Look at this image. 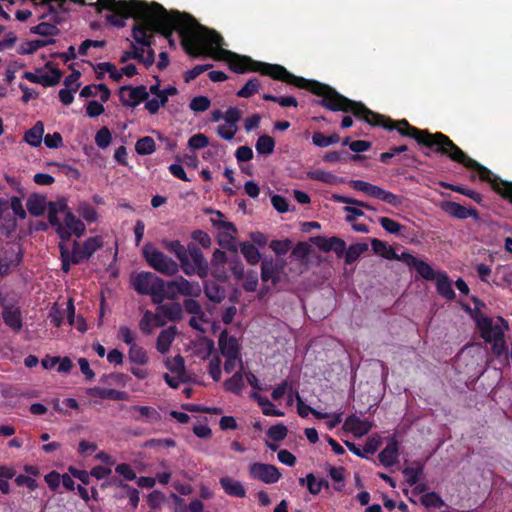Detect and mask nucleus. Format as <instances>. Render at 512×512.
<instances>
[{
    "label": "nucleus",
    "instance_id": "obj_14",
    "mask_svg": "<svg viewBox=\"0 0 512 512\" xmlns=\"http://www.w3.org/2000/svg\"><path fill=\"white\" fill-rule=\"evenodd\" d=\"M476 324L480 335L487 343L499 341L504 337V331L499 325H493L491 318L483 315L476 316Z\"/></svg>",
    "mask_w": 512,
    "mask_h": 512
},
{
    "label": "nucleus",
    "instance_id": "obj_54",
    "mask_svg": "<svg viewBox=\"0 0 512 512\" xmlns=\"http://www.w3.org/2000/svg\"><path fill=\"white\" fill-rule=\"evenodd\" d=\"M417 273L425 280L432 281L438 276V272H435L432 266L422 260H419L414 267Z\"/></svg>",
    "mask_w": 512,
    "mask_h": 512
},
{
    "label": "nucleus",
    "instance_id": "obj_24",
    "mask_svg": "<svg viewBox=\"0 0 512 512\" xmlns=\"http://www.w3.org/2000/svg\"><path fill=\"white\" fill-rule=\"evenodd\" d=\"M225 493L232 497L244 498L246 496V489L243 484L229 476L220 478L219 481Z\"/></svg>",
    "mask_w": 512,
    "mask_h": 512
},
{
    "label": "nucleus",
    "instance_id": "obj_53",
    "mask_svg": "<svg viewBox=\"0 0 512 512\" xmlns=\"http://www.w3.org/2000/svg\"><path fill=\"white\" fill-rule=\"evenodd\" d=\"M421 504L427 508H441L445 502L436 492H428L422 495Z\"/></svg>",
    "mask_w": 512,
    "mask_h": 512
},
{
    "label": "nucleus",
    "instance_id": "obj_45",
    "mask_svg": "<svg viewBox=\"0 0 512 512\" xmlns=\"http://www.w3.org/2000/svg\"><path fill=\"white\" fill-rule=\"evenodd\" d=\"M261 88V84L258 78L249 79L245 85L237 91V96L241 98H249L254 94L258 93Z\"/></svg>",
    "mask_w": 512,
    "mask_h": 512
},
{
    "label": "nucleus",
    "instance_id": "obj_15",
    "mask_svg": "<svg viewBox=\"0 0 512 512\" xmlns=\"http://www.w3.org/2000/svg\"><path fill=\"white\" fill-rule=\"evenodd\" d=\"M2 319L7 327L14 333H19L23 328V315L20 307L8 305L5 299L1 300Z\"/></svg>",
    "mask_w": 512,
    "mask_h": 512
},
{
    "label": "nucleus",
    "instance_id": "obj_31",
    "mask_svg": "<svg viewBox=\"0 0 512 512\" xmlns=\"http://www.w3.org/2000/svg\"><path fill=\"white\" fill-rule=\"evenodd\" d=\"M204 293L214 303H220L226 297L225 289L213 281H206L204 283Z\"/></svg>",
    "mask_w": 512,
    "mask_h": 512
},
{
    "label": "nucleus",
    "instance_id": "obj_50",
    "mask_svg": "<svg viewBox=\"0 0 512 512\" xmlns=\"http://www.w3.org/2000/svg\"><path fill=\"white\" fill-rule=\"evenodd\" d=\"M262 99L278 103L281 107H297L298 101L294 96H274L272 94H263Z\"/></svg>",
    "mask_w": 512,
    "mask_h": 512
},
{
    "label": "nucleus",
    "instance_id": "obj_11",
    "mask_svg": "<svg viewBox=\"0 0 512 512\" xmlns=\"http://www.w3.org/2000/svg\"><path fill=\"white\" fill-rule=\"evenodd\" d=\"M23 261V251L19 246L11 245L0 254V277L8 276Z\"/></svg>",
    "mask_w": 512,
    "mask_h": 512
},
{
    "label": "nucleus",
    "instance_id": "obj_44",
    "mask_svg": "<svg viewBox=\"0 0 512 512\" xmlns=\"http://www.w3.org/2000/svg\"><path fill=\"white\" fill-rule=\"evenodd\" d=\"M256 151L262 155L272 154L275 148V141L269 135H261L255 145Z\"/></svg>",
    "mask_w": 512,
    "mask_h": 512
},
{
    "label": "nucleus",
    "instance_id": "obj_17",
    "mask_svg": "<svg viewBox=\"0 0 512 512\" xmlns=\"http://www.w3.org/2000/svg\"><path fill=\"white\" fill-rule=\"evenodd\" d=\"M220 352L223 356L240 355V345L234 336H229L226 330H223L218 339Z\"/></svg>",
    "mask_w": 512,
    "mask_h": 512
},
{
    "label": "nucleus",
    "instance_id": "obj_38",
    "mask_svg": "<svg viewBox=\"0 0 512 512\" xmlns=\"http://www.w3.org/2000/svg\"><path fill=\"white\" fill-rule=\"evenodd\" d=\"M361 159V156L358 154L351 155L346 150L342 151H330L327 152L323 160L325 162H347L348 160L358 161Z\"/></svg>",
    "mask_w": 512,
    "mask_h": 512
},
{
    "label": "nucleus",
    "instance_id": "obj_30",
    "mask_svg": "<svg viewBox=\"0 0 512 512\" xmlns=\"http://www.w3.org/2000/svg\"><path fill=\"white\" fill-rule=\"evenodd\" d=\"M178 295H180V293L178 292L176 278L167 282L163 280V287L159 292L160 297L155 299V304H160L165 299L175 300Z\"/></svg>",
    "mask_w": 512,
    "mask_h": 512
},
{
    "label": "nucleus",
    "instance_id": "obj_23",
    "mask_svg": "<svg viewBox=\"0 0 512 512\" xmlns=\"http://www.w3.org/2000/svg\"><path fill=\"white\" fill-rule=\"evenodd\" d=\"M156 311L158 314L172 322H178L183 317V307L178 302L157 304Z\"/></svg>",
    "mask_w": 512,
    "mask_h": 512
},
{
    "label": "nucleus",
    "instance_id": "obj_25",
    "mask_svg": "<svg viewBox=\"0 0 512 512\" xmlns=\"http://www.w3.org/2000/svg\"><path fill=\"white\" fill-rule=\"evenodd\" d=\"M178 292L182 296L197 298L202 293V287L197 281H189L183 276L176 277Z\"/></svg>",
    "mask_w": 512,
    "mask_h": 512
},
{
    "label": "nucleus",
    "instance_id": "obj_2",
    "mask_svg": "<svg viewBox=\"0 0 512 512\" xmlns=\"http://www.w3.org/2000/svg\"><path fill=\"white\" fill-rule=\"evenodd\" d=\"M314 102L332 112L352 113L357 119L363 120L373 127H383L388 131L397 130L401 136L412 138L419 145L440 155L447 153L444 149L450 140L447 135L441 132L431 133L428 130H421L412 126L406 119L394 121L390 117L372 111L362 102L347 98L328 84H325L321 99Z\"/></svg>",
    "mask_w": 512,
    "mask_h": 512
},
{
    "label": "nucleus",
    "instance_id": "obj_4",
    "mask_svg": "<svg viewBox=\"0 0 512 512\" xmlns=\"http://www.w3.org/2000/svg\"><path fill=\"white\" fill-rule=\"evenodd\" d=\"M92 6L98 13L103 9L109 10L111 13L106 14L105 19L117 28L125 27L128 18H133L135 24H146L152 11V3L142 0H97Z\"/></svg>",
    "mask_w": 512,
    "mask_h": 512
},
{
    "label": "nucleus",
    "instance_id": "obj_22",
    "mask_svg": "<svg viewBox=\"0 0 512 512\" xmlns=\"http://www.w3.org/2000/svg\"><path fill=\"white\" fill-rule=\"evenodd\" d=\"M343 427L344 429L351 431L355 436L360 437L371 430L372 424L367 420L360 419L356 415H350L346 418Z\"/></svg>",
    "mask_w": 512,
    "mask_h": 512
},
{
    "label": "nucleus",
    "instance_id": "obj_56",
    "mask_svg": "<svg viewBox=\"0 0 512 512\" xmlns=\"http://www.w3.org/2000/svg\"><path fill=\"white\" fill-rule=\"evenodd\" d=\"M378 221H379L380 225L382 226V228L390 234L398 235V234H400L401 230L403 228H405L403 225H401L397 221H395L391 218H388V217H379Z\"/></svg>",
    "mask_w": 512,
    "mask_h": 512
},
{
    "label": "nucleus",
    "instance_id": "obj_26",
    "mask_svg": "<svg viewBox=\"0 0 512 512\" xmlns=\"http://www.w3.org/2000/svg\"><path fill=\"white\" fill-rule=\"evenodd\" d=\"M90 394L101 399H110L114 401L129 400V394L127 392L113 388L94 387L90 390Z\"/></svg>",
    "mask_w": 512,
    "mask_h": 512
},
{
    "label": "nucleus",
    "instance_id": "obj_3",
    "mask_svg": "<svg viewBox=\"0 0 512 512\" xmlns=\"http://www.w3.org/2000/svg\"><path fill=\"white\" fill-rule=\"evenodd\" d=\"M222 53L228 62L229 68L235 73L243 74L246 72H258L263 76L271 77L273 80L308 90L319 97L323 94V89L325 87L324 83L296 76L280 64L256 61L249 56L239 55L229 50H222Z\"/></svg>",
    "mask_w": 512,
    "mask_h": 512
},
{
    "label": "nucleus",
    "instance_id": "obj_52",
    "mask_svg": "<svg viewBox=\"0 0 512 512\" xmlns=\"http://www.w3.org/2000/svg\"><path fill=\"white\" fill-rule=\"evenodd\" d=\"M441 185L447 189H450L451 191L458 192L462 195H465L471 199H473L475 202L480 203L482 201L483 196L471 189L464 188L459 185H453L448 183H441Z\"/></svg>",
    "mask_w": 512,
    "mask_h": 512
},
{
    "label": "nucleus",
    "instance_id": "obj_13",
    "mask_svg": "<svg viewBox=\"0 0 512 512\" xmlns=\"http://www.w3.org/2000/svg\"><path fill=\"white\" fill-rule=\"evenodd\" d=\"M249 475L252 479L265 484H274L281 478V473L275 465L261 462H254L249 466Z\"/></svg>",
    "mask_w": 512,
    "mask_h": 512
},
{
    "label": "nucleus",
    "instance_id": "obj_48",
    "mask_svg": "<svg viewBox=\"0 0 512 512\" xmlns=\"http://www.w3.org/2000/svg\"><path fill=\"white\" fill-rule=\"evenodd\" d=\"M77 213L88 223L95 222L97 220L96 209L88 202H80L77 209Z\"/></svg>",
    "mask_w": 512,
    "mask_h": 512
},
{
    "label": "nucleus",
    "instance_id": "obj_47",
    "mask_svg": "<svg viewBox=\"0 0 512 512\" xmlns=\"http://www.w3.org/2000/svg\"><path fill=\"white\" fill-rule=\"evenodd\" d=\"M207 213H213L217 216L216 218H211V223L214 227L218 229H225L232 233L237 232V228L232 222L223 220L224 214L222 212L210 209L207 210Z\"/></svg>",
    "mask_w": 512,
    "mask_h": 512
},
{
    "label": "nucleus",
    "instance_id": "obj_43",
    "mask_svg": "<svg viewBox=\"0 0 512 512\" xmlns=\"http://www.w3.org/2000/svg\"><path fill=\"white\" fill-rule=\"evenodd\" d=\"M340 141V136L336 133L332 135H325L322 132H314L312 135V142L318 147H328L332 144H336Z\"/></svg>",
    "mask_w": 512,
    "mask_h": 512
},
{
    "label": "nucleus",
    "instance_id": "obj_33",
    "mask_svg": "<svg viewBox=\"0 0 512 512\" xmlns=\"http://www.w3.org/2000/svg\"><path fill=\"white\" fill-rule=\"evenodd\" d=\"M175 338V330L173 327L162 330L156 340V348L161 354L169 351L170 346Z\"/></svg>",
    "mask_w": 512,
    "mask_h": 512
},
{
    "label": "nucleus",
    "instance_id": "obj_58",
    "mask_svg": "<svg viewBox=\"0 0 512 512\" xmlns=\"http://www.w3.org/2000/svg\"><path fill=\"white\" fill-rule=\"evenodd\" d=\"M116 485L124 490H127V496L129 498V504L136 508L139 504V491L136 488L131 487L129 484L122 480L115 481Z\"/></svg>",
    "mask_w": 512,
    "mask_h": 512
},
{
    "label": "nucleus",
    "instance_id": "obj_64",
    "mask_svg": "<svg viewBox=\"0 0 512 512\" xmlns=\"http://www.w3.org/2000/svg\"><path fill=\"white\" fill-rule=\"evenodd\" d=\"M166 367L176 374H183L185 372V361L181 355H176L173 359L167 360Z\"/></svg>",
    "mask_w": 512,
    "mask_h": 512
},
{
    "label": "nucleus",
    "instance_id": "obj_1",
    "mask_svg": "<svg viewBox=\"0 0 512 512\" xmlns=\"http://www.w3.org/2000/svg\"><path fill=\"white\" fill-rule=\"evenodd\" d=\"M177 32L185 52L192 57L209 55L214 47H221L223 37L215 30L201 25L191 14L178 10H166L152 2L151 16L147 23L134 24L132 37L137 44L150 47L155 34H161L171 48H176L173 33Z\"/></svg>",
    "mask_w": 512,
    "mask_h": 512
},
{
    "label": "nucleus",
    "instance_id": "obj_55",
    "mask_svg": "<svg viewBox=\"0 0 512 512\" xmlns=\"http://www.w3.org/2000/svg\"><path fill=\"white\" fill-rule=\"evenodd\" d=\"M182 307L187 313L199 316L200 320L205 321V314L197 300L193 298L185 299Z\"/></svg>",
    "mask_w": 512,
    "mask_h": 512
},
{
    "label": "nucleus",
    "instance_id": "obj_32",
    "mask_svg": "<svg viewBox=\"0 0 512 512\" xmlns=\"http://www.w3.org/2000/svg\"><path fill=\"white\" fill-rule=\"evenodd\" d=\"M44 134V124L41 121L35 123V125L28 129L24 134V140L33 147L41 145Z\"/></svg>",
    "mask_w": 512,
    "mask_h": 512
},
{
    "label": "nucleus",
    "instance_id": "obj_39",
    "mask_svg": "<svg viewBox=\"0 0 512 512\" xmlns=\"http://www.w3.org/2000/svg\"><path fill=\"white\" fill-rule=\"evenodd\" d=\"M240 250L250 265H256L261 259V254L254 244L244 242L241 244Z\"/></svg>",
    "mask_w": 512,
    "mask_h": 512
},
{
    "label": "nucleus",
    "instance_id": "obj_36",
    "mask_svg": "<svg viewBox=\"0 0 512 512\" xmlns=\"http://www.w3.org/2000/svg\"><path fill=\"white\" fill-rule=\"evenodd\" d=\"M368 250L366 243H356L346 248L344 259L347 265L354 263L363 253Z\"/></svg>",
    "mask_w": 512,
    "mask_h": 512
},
{
    "label": "nucleus",
    "instance_id": "obj_51",
    "mask_svg": "<svg viewBox=\"0 0 512 512\" xmlns=\"http://www.w3.org/2000/svg\"><path fill=\"white\" fill-rule=\"evenodd\" d=\"M51 72V74H44V87H53L56 86L62 77V71L58 68L52 67V63L48 62L45 65Z\"/></svg>",
    "mask_w": 512,
    "mask_h": 512
},
{
    "label": "nucleus",
    "instance_id": "obj_28",
    "mask_svg": "<svg viewBox=\"0 0 512 512\" xmlns=\"http://www.w3.org/2000/svg\"><path fill=\"white\" fill-rule=\"evenodd\" d=\"M26 207L30 215L39 217L44 214L46 207L48 208V205L44 196L33 194L27 199Z\"/></svg>",
    "mask_w": 512,
    "mask_h": 512
},
{
    "label": "nucleus",
    "instance_id": "obj_5",
    "mask_svg": "<svg viewBox=\"0 0 512 512\" xmlns=\"http://www.w3.org/2000/svg\"><path fill=\"white\" fill-rule=\"evenodd\" d=\"M444 149L447 153H441L442 156H447L452 161L462 164L467 169L476 171L481 181L489 182L496 193L512 203V182L504 181L494 176L487 167L470 158L451 139Z\"/></svg>",
    "mask_w": 512,
    "mask_h": 512
},
{
    "label": "nucleus",
    "instance_id": "obj_57",
    "mask_svg": "<svg viewBox=\"0 0 512 512\" xmlns=\"http://www.w3.org/2000/svg\"><path fill=\"white\" fill-rule=\"evenodd\" d=\"M112 141L110 130L104 126L100 128L95 135V143L101 149H106Z\"/></svg>",
    "mask_w": 512,
    "mask_h": 512
},
{
    "label": "nucleus",
    "instance_id": "obj_12",
    "mask_svg": "<svg viewBox=\"0 0 512 512\" xmlns=\"http://www.w3.org/2000/svg\"><path fill=\"white\" fill-rule=\"evenodd\" d=\"M119 98L123 106L135 108L149 98V92L145 85L137 87L126 85L119 89Z\"/></svg>",
    "mask_w": 512,
    "mask_h": 512
},
{
    "label": "nucleus",
    "instance_id": "obj_46",
    "mask_svg": "<svg viewBox=\"0 0 512 512\" xmlns=\"http://www.w3.org/2000/svg\"><path fill=\"white\" fill-rule=\"evenodd\" d=\"M31 33L48 37L59 35L60 30L55 24L41 22L38 25L31 28Z\"/></svg>",
    "mask_w": 512,
    "mask_h": 512
},
{
    "label": "nucleus",
    "instance_id": "obj_42",
    "mask_svg": "<svg viewBox=\"0 0 512 512\" xmlns=\"http://www.w3.org/2000/svg\"><path fill=\"white\" fill-rule=\"evenodd\" d=\"M135 150L139 155H150L155 152L156 144L152 137L145 136L137 140Z\"/></svg>",
    "mask_w": 512,
    "mask_h": 512
},
{
    "label": "nucleus",
    "instance_id": "obj_9",
    "mask_svg": "<svg viewBox=\"0 0 512 512\" xmlns=\"http://www.w3.org/2000/svg\"><path fill=\"white\" fill-rule=\"evenodd\" d=\"M186 264L188 265L189 273L187 276L197 275L201 279H205L209 274V265L204 257L201 249L194 243L188 244V256H186Z\"/></svg>",
    "mask_w": 512,
    "mask_h": 512
},
{
    "label": "nucleus",
    "instance_id": "obj_41",
    "mask_svg": "<svg viewBox=\"0 0 512 512\" xmlns=\"http://www.w3.org/2000/svg\"><path fill=\"white\" fill-rule=\"evenodd\" d=\"M128 358L130 362L138 365H145L149 360L146 350L137 344L129 348Z\"/></svg>",
    "mask_w": 512,
    "mask_h": 512
},
{
    "label": "nucleus",
    "instance_id": "obj_6",
    "mask_svg": "<svg viewBox=\"0 0 512 512\" xmlns=\"http://www.w3.org/2000/svg\"><path fill=\"white\" fill-rule=\"evenodd\" d=\"M142 255L147 264L165 276H175L179 272V264L157 249L152 243H146Z\"/></svg>",
    "mask_w": 512,
    "mask_h": 512
},
{
    "label": "nucleus",
    "instance_id": "obj_29",
    "mask_svg": "<svg viewBox=\"0 0 512 512\" xmlns=\"http://www.w3.org/2000/svg\"><path fill=\"white\" fill-rule=\"evenodd\" d=\"M371 247L375 254H377L385 259L392 260V259L398 258V254L396 253L394 248L391 246H388L386 242H384L380 239L372 238L371 239Z\"/></svg>",
    "mask_w": 512,
    "mask_h": 512
},
{
    "label": "nucleus",
    "instance_id": "obj_60",
    "mask_svg": "<svg viewBox=\"0 0 512 512\" xmlns=\"http://www.w3.org/2000/svg\"><path fill=\"white\" fill-rule=\"evenodd\" d=\"M288 429L283 424H276L271 426L267 431V436L273 441L279 442L286 438Z\"/></svg>",
    "mask_w": 512,
    "mask_h": 512
},
{
    "label": "nucleus",
    "instance_id": "obj_21",
    "mask_svg": "<svg viewBox=\"0 0 512 512\" xmlns=\"http://www.w3.org/2000/svg\"><path fill=\"white\" fill-rule=\"evenodd\" d=\"M63 226L64 230L69 234V239L72 235L81 237L86 231L85 224L71 210L66 211Z\"/></svg>",
    "mask_w": 512,
    "mask_h": 512
},
{
    "label": "nucleus",
    "instance_id": "obj_37",
    "mask_svg": "<svg viewBox=\"0 0 512 512\" xmlns=\"http://www.w3.org/2000/svg\"><path fill=\"white\" fill-rule=\"evenodd\" d=\"M297 413L300 417L305 418L309 414H312L317 419H327L330 417L329 413L320 412L309 405L305 404L302 398L297 394Z\"/></svg>",
    "mask_w": 512,
    "mask_h": 512
},
{
    "label": "nucleus",
    "instance_id": "obj_35",
    "mask_svg": "<svg viewBox=\"0 0 512 512\" xmlns=\"http://www.w3.org/2000/svg\"><path fill=\"white\" fill-rule=\"evenodd\" d=\"M57 211L54 208L48 207V222L49 224L55 228V231L59 238L62 241H68L69 240V234L64 230L63 223L60 221L58 217Z\"/></svg>",
    "mask_w": 512,
    "mask_h": 512
},
{
    "label": "nucleus",
    "instance_id": "obj_27",
    "mask_svg": "<svg viewBox=\"0 0 512 512\" xmlns=\"http://www.w3.org/2000/svg\"><path fill=\"white\" fill-rule=\"evenodd\" d=\"M436 280V288L438 293L447 300H453L456 294L452 288L451 281L446 272H438Z\"/></svg>",
    "mask_w": 512,
    "mask_h": 512
},
{
    "label": "nucleus",
    "instance_id": "obj_7",
    "mask_svg": "<svg viewBox=\"0 0 512 512\" xmlns=\"http://www.w3.org/2000/svg\"><path fill=\"white\" fill-rule=\"evenodd\" d=\"M130 283L137 294L151 296L154 304L155 299L160 297L159 292L163 287V279L149 271H141L132 275Z\"/></svg>",
    "mask_w": 512,
    "mask_h": 512
},
{
    "label": "nucleus",
    "instance_id": "obj_63",
    "mask_svg": "<svg viewBox=\"0 0 512 512\" xmlns=\"http://www.w3.org/2000/svg\"><path fill=\"white\" fill-rule=\"evenodd\" d=\"M60 250V258H61V269L63 272L68 273L70 271L71 261V252L68 247L64 243H59L58 245Z\"/></svg>",
    "mask_w": 512,
    "mask_h": 512
},
{
    "label": "nucleus",
    "instance_id": "obj_59",
    "mask_svg": "<svg viewBox=\"0 0 512 512\" xmlns=\"http://www.w3.org/2000/svg\"><path fill=\"white\" fill-rule=\"evenodd\" d=\"M132 409L138 411L141 417L147 418L150 422H158L161 419L160 413L153 407L136 405Z\"/></svg>",
    "mask_w": 512,
    "mask_h": 512
},
{
    "label": "nucleus",
    "instance_id": "obj_49",
    "mask_svg": "<svg viewBox=\"0 0 512 512\" xmlns=\"http://www.w3.org/2000/svg\"><path fill=\"white\" fill-rule=\"evenodd\" d=\"M402 473L409 486H414L418 483L420 476L423 473V466L417 464L416 466L405 467Z\"/></svg>",
    "mask_w": 512,
    "mask_h": 512
},
{
    "label": "nucleus",
    "instance_id": "obj_10",
    "mask_svg": "<svg viewBox=\"0 0 512 512\" xmlns=\"http://www.w3.org/2000/svg\"><path fill=\"white\" fill-rule=\"evenodd\" d=\"M103 245L100 236L89 237L82 245L74 241L71 252L72 264H80L84 260H88Z\"/></svg>",
    "mask_w": 512,
    "mask_h": 512
},
{
    "label": "nucleus",
    "instance_id": "obj_34",
    "mask_svg": "<svg viewBox=\"0 0 512 512\" xmlns=\"http://www.w3.org/2000/svg\"><path fill=\"white\" fill-rule=\"evenodd\" d=\"M244 387V379L242 370L234 373L230 378L224 382V388L226 391L240 395Z\"/></svg>",
    "mask_w": 512,
    "mask_h": 512
},
{
    "label": "nucleus",
    "instance_id": "obj_20",
    "mask_svg": "<svg viewBox=\"0 0 512 512\" xmlns=\"http://www.w3.org/2000/svg\"><path fill=\"white\" fill-rule=\"evenodd\" d=\"M399 444L395 437H391L385 448L379 453L378 459L385 467L394 465L398 458Z\"/></svg>",
    "mask_w": 512,
    "mask_h": 512
},
{
    "label": "nucleus",
    "instance_id": "obj_16",
    "mask_svg": "<svg viewBox=\"0 0 512 512\" xmlns=\"http://www.w3.org/2000/svg\"><path fill=\"white\" fill-rule=\"evenodd\" d=\"M441 208L449 216L454 217L456 219H467L469 217H472L474 219L479 218V214L476 209L466 208L465 206L453 201L443 202Z\"/></svg>",
    "mask_w": 512,
    "mask_h": 512
},
{
    "label": "nucleus",
    "instance_id": "obj_40",
    "mask_svg": "<svg viewBox=\"0 0 512 512\" xmlns=\"http://www.w3.org/2000/svg\"><path fill=\"white\" fill-rule=\"evenodd\" d=\"M307 177L311 180L320 181L329 185L338 183V177L336 175L322 169H316L308 172Z\"/></svg>",
    "mask_w": 512,
    "mask_h": 512
},
{
    "label": "nucleus",
    "instance_id": "obj_19",
    "mask_svg": "<svg viewBox=\"0 0 512 512\" xmlns=\"http://www.w3.org/2000/svg\"><path fill=\"white\" fill-rule=\"evenodd\" d=\"M261 280L263 282L271 281L275 286L280 280V267L273 258H264L261 263Z\"/></svg>",
    "mask_w": 512,
    "mask_h": 512
},
{
    "label": "nucleus",
    "instance_id": "obj_62",
    "mask_svg": "<svg viewBox=\"0 0 512 512\" xmlns=\"http://www.w3.org/2000/svg\"><path fill=\"white\" fill-rule=\"evenodd\" d=\"M208 373L215 382L221 379V358L218 355L213 356L208 365Z\"/></svg>",
    "mask_w": 512,
    "mask_h": 512
},
{
    "label": "nucleus",
    "instance_id": "obj_8",
    "mask_svg": "<svg viewBox=\"0 0 512 512\" xmlns=\"http://www.w3.org/2000/svg\"><path fill=\"white\" fill-rule=\"evenodd\" d=\"M349 186L356 191L363 192L371 198L382 200L393 207H398L402 204L401 196L384 190L383 188L369 182L363 180H351L349 182Z\"/></svg>",
    "mask_w": 512,
    "mask_h": 512
},
{
    "label": "nucleus",
    "instance_id": "obj_18",
    "mask_svg": "<svg viewBox=\"0 0 512 512\" xmlns=\"http://www.w3.org/2000/svg\"><path fill=\"white\" fill-rule=\"evenodd\" d=\"M163 246L166 250L173 253L180 262V268L184 273H189L188 265L186 264V256H188V246L185 247L179 240H163Z\"/></svg>",
    "mask_w": 512,
    "mask_h": 512
},
{
    "label": "nucleus",
    "instance_id": "obj_61",
    "mask_svg": "<svg viewBox=\"0 0 512 512\" xmlns=\"http://www.w3.org/2000/svg\"><path fill=\"white\" fill-rule=\"evenodd\" d=\"M211 101L206 96H196L189 104V107L194 112H204L209 109Z\"/></svg>",
    "mask_w": 512,
    "mask_h": 512
}]
</instances>
